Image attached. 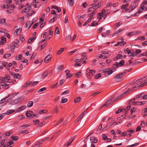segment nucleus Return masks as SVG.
<instances>
[{
    "label": "nucleus",
    "mask_w": 147,
    "mask_h": 147,
    "mask_svg": "<svg viewBox=\"0 0 147 147\" xmlns=\"http://www.w3.org/2000/svg\"><path fill=\"white\" fill-rule=\"evenodd\" d=\"M131 92V90H127L122 94L120 96L118 97L117 98H116L115 100L111 101L114 98L115 95H113L111 97H110L107 101L105 103L104 105H102V107H104L105 106H110L115 101L117 100L118 99H119L121 98L122 96H125L127 94H129L130 92Z\"/></svg>",
    "instance_id": "obj_1"
},
{
    "label": "nucleus",
    "mask_w": 147,
    "mask_h": 147,
    "mask_svg": "<svg viewBox=\"0 0 147 147\" xmlns=\"http://www.w3.org/2000/svg\"><path fill=\"white\" fill-rule=\"evenodd\" d=\"M136 86L133 87V89L138 87H143L147 84V75L137 80L135 82Z\"/></svg>",
    "instance_id": "obj_2"
},
{
    "label": "nucleus",
    "mask_w": 147,
    "mask_h": 147,
    "mask_svg": "<svg viewBox=\"0 0 147 147\" xmlns=\"http://www.w3.org/2000/svg\"><path fill=\"white\" fill-rule=\"evenodd\" d=\"M7 2L5 5H4L3 7V9H8L7 11L8 13H12L14 9L13 5H11L12 1L11 0H7Z\"/></svg>",
    "instance_id": "obj_3"
},
{
    "label": "nucleus",
    "mask_w": 147,
    "mask_h": 147,
    "mask_svg": "<svg viewBox=\"0 0 147 147\" xmlns=\"http://www.w3.org/2000/svg\"><path fill=\"white\" fill-rule=\"evenodd\" d=\"M10 79V77L8 75H6L5 77L2 79L0 84H6V83L9 82V80Z\"/></svg>",
    "instance_id": "obj_4"
},
{
    "label": "nucleus",
    "mask_w": 147,
    "mask_h": 147,
    "mask_svg": "<svg viewBox=\"0 0 147 147\" xmlns=\"http://www.w3.org/2000/svg\"><path fill=\"white\" fill-rule=\"evenodd\" d=\"M125 74V73H121L117 74L116 77L114 78L115 81L117 82L121 81L123 80L122 77Z\"/></svg>",
    "instance_id": "obj_5"
},
{
    "label": "nucleus",
    "mask_w": 147,
    "mask_h": 147,
    "mask_svg": "<svg viewBox=\"0 0 147 147\" xmlns=\"http://www.w3.org/2000/svg\"><path fill=\"white\" fill-rule=\"evenodd\" d=\"M52 71L50 70H48L45 71L42 74L41 78L44 79L49 75L52 74Z\"/></svg>",
    "instance_id": "obj_6"
},
{
    "label": "nucleus",
    "mask_w": 147,
    "mask_h": 147,
    "mask_svg": "<svg viewBox=\"0 0 147 147\" xmlns=\"http://www.w3.org/2000/svg\"><path fill=\"white\" fill-rule=\"evenodd\" d=\"M103 72L105 74L110 75L113 73L112 71L110 68H106L103 70Z\"/></svg>",
    "instance_id": "obj_7"
},
{
    "label": "nucleus",
    "mask_w": 147,
    "mask_h": 147,
    "mask_svg": "<svg viewBox=\"0 0 147 147\" xmlns=\"http://www.w3.org/2000/svg\"><path fill=\"white\" fill-rule=\"evenodd\" d=\"M90 140L91 142L92 143H96L98 142L97 138L94 136L90 137Z\"/></svg>",
    "instance_id": "obj_8"
},
{
    "label": "nucleus",
    "mask_w": 147,
    "mask_h": 147,
    "mask_svg": "<svg viewBox=\"0 0 147 147\" xmlns=\"http://www.w3.org/2000/svg\"><path fill=\"white\" fill-rule=\"evenodd\" d=\"M33 114V111H29L26 112V115L27 117L30 118H32V116Z\"/></svg>",
    "instance_id": "obj_9"
},
{
    "label": "nucleus",
    "mask_w": 147,
    "mask_h": 147,
    "mask_svg": "<svg viewBox=\"0 0 147 147\" xmlns=\"http://www.w3.org/2000/svg\"><path fill=\"white\" fill-rule=\"evenodd\" d=\"M30 126V125L29 124L20 125L19 127V129L20 130H22L29 127Z\"/></svg>",
    "instance_id": "obj_10"
},
{
    "label": "nucleus",
    "mask_w": 147,
    "mask_h": 147,
    "mask_svg": "<svg viewBox=\"0 0 147 147\" xmlns=\"http://www.w3.org/2000/svg\"><path fill=\"white\" fill-rule=\"evenodd\" d=\"M51 55H47L44 59L45 62L46 63H47L51 59Z\"/></svg>",
    "instance_id": "obj_11"
},
{
    "label": "nucleus",
    "mask_w": 147,
    "mask_h": 147,
    "mask_svg": "<svg viewBox=\"0 0 147 147\" xmlns=\"http://www.w3.org/2000/svg\"><path fill=\"white\" fill-rule=\"evenodd\" d=\"M22 28H19L16 29L14 32V34L16 35H18L20 34L21 33L22 30Z\"/></svg>",
    "instance_id": "obj_12"
},
{
    "label": "nucleus",
    "mask_w": 147,
    "mask_h": 147,
    "mask_svg": "<svg viewBox=\"0 0 147 147\" xmlns=\"http://www.w3.org/2000/svg\"><path fill=\"white\" fill-rule=\"evenodd\" d=\"M26 106L25 105H23L21 107H19L17 110H16V112H19L20 111H22L24 110L25 109H26Z\"/></svg>",
    "instance_id": "obj_13"
},
{
    "label": "nucleus",
    "mask_w": 147,
    "mask_h": 147,
    "mask_svg": "<svg viewBox=\"0 0 147 147\" xmlns=\"http://www.w3.org/2000/svg\"><path fill=\"white\" fill-rule=\"evenodd\" d=\"M66 75L67 76V78H71L72 76V74L70 73V71L68 70H66L65 71Z\"/></svg>",
    "instance_id": "obj_14"
},
{
    "label": "nucleus",
    "mask_w": 147,
    "mask_h": 147,
    "mask_svg": "<svg viewBox=\"0 0 147 147\" xmlns=\"http://www.w3.org/2000/svg\"><path fill=\"white\" fill-rule=\"evenodd\" d=\"M33 24V22H31L30 21H28L26 22L25 25V27L26 28H29Z\"/></svg>",
    "instance_id": "obj_15"
},
{
    "label": "nucleus",
    "mask_w": 147,
    "mask_h": 147,
    "mask_svg": "<svg viewBox=\"0 0 147 147\" xmlns=\"http://www.w3.org/2000/svg\"><path fill=\"white\" fill-rule=\"evenodd\" d=\"M6 42V38L5 36H2L0 42V44L3 45Z\"/></svg>",
    "instance_id": "obj_16"
},
{
    "label": "nucleus",
    "mask_w": 147,
    "mask_h": 147,
    "mask_svg": "<svg viewBox=\"0 0 147 147\" xmlns=\"http://www.w3.org/2000/svg\"><path fill=\"white\" fill-rule=\"evenodd\" d=\"M53 34V32L52 30V29L49 28V34H48L47 37L48 38V40H49L50 38L52 37V35Z\"/></svg>",
    "instance_id": "obj_17"
},
{
    "label": "nucleus",
    "mask_w": 147,
    "mask_h": 147,
    "mask_svg": "<svg viewBox=\"0 0 147 147\" xmlns=\"http://www.w3.org/2000/svg\"><path fill=\"white\" fill-rule=\"evenodd\" d=\"M125 53H127L128 54H131V56H134L135 54H132L131 50H130L128 48H127L125 51Z\"/></svg>",
    "instance_id": "obj_18"
},
{
    "label": "nucleus",
    "mask_w": 147,
    "mask_h": 147,
    "mask_svg": "<svg viewBox=\"0 0 147 147\" xmlns=\"http://www.w3.org/2000/svg\"><path fill=\"white\" fill-rule=\"evenodd\" d=\"M140 32V31H138L136 32H131L129 33H127V35L128 36H130L133 34H134L135 33L136 34H139Z\"/></svg>",
    "instance_id": "obj_19"
},
{
    "label": "nucleus",
    "mask_w": 147,
    "mask_h": 147,
    "mask_svg": "<svg viewBox=\"0 0 147 147\" xmlns=\"http://www.w3.org/2000/svg\"><path fill=\"white\" fill-rule=\"evenodd\" d=\"M14 110L11 109V110H9L7 111L6 112L4 113L5 114L7 115H9L15 111Z\"/></svg>",
    "instance_id": "obj_20"
},
{
    "label": "nucleus",
    "mask_w": 147,
    "mask_h": 147,
    "mask_svg": "<svg viewBox=\"0 0 147 147\" xmlns=\"http://www.w3.org/2000/svg\"><path fill=\"white\" fill-rule=\"evenodd\" d=\"M100 5L99 4L96 5L95 3L92 4H91V6L92 7H94V9H97L99 7Z\"/></svg>",
    "instance_id": "obj_21"
},
{
    "label": "nucleus",
    "mask_w": 147,
    "mask_h": 147,
    "mask_svg": "<svg viewBox=\"0 0 147 147\" xmlns=\"http://www.w3.org/2000/svg\"><path fill=\"white\" fill-rule=\"evenodd\" d=\"M122 22L120 21L119 22L115 24L113 26V28H114L119 27L122 24Z\"/></svg>",
    "instance_id": "obj_22"
},
{
    "label": "nucleus",
    "mask_w": 147,
    "mask_h": 147,
    "mask_svg": "<svg viewBox=\"0 0 147 147\" xmlns=\"http://www.w3.org/2000/svg\"><path fill=\"white\" fill-rule=\"evenodd\" d=\"M84 115L81 114L75 121V122H78L81 120L84 117Z\"/></svg>",
    "instance_id": "obj_23"
},
{
    "label": "nucleus",
    "mask_w": 147,
    "mask_h": 147,
    "mask_svg": "<svg viewBox=\"0 0 147 147\" xmlns=\"http://www.w3.org/2000/svg\"><path fill=\"white\" fill-rule=\"evenodd\" d=\"M74 139V138L73 137L69 140L68 142L66 144V145L67 146V147H68Z\"/></svg>",
    "instance_id": "obj_24"
},
{
    "label": "nucleus",
    "mask_w": 147,
    "mask_h": 147,
    "mask_svg": "<svg viewBox=\"0 0 147 147\" xmlns=\"http://www.w3.org/2000/svg\"><path fill=\"white\" fill-rule=\"evenodd\" d=\"M98 57L99 58L102 59H106L107 58V57L106 56L103 55L102 54H100L98 55Z\"/></svg>",
    "instance_id": "obj_25"
},
{
    "label": "nucleus",
    "mask_w": 147,
    "mask_h": 147,
    "mask_svg": "<svg viewBox=\"0 0 147 147\" xmlns=\"http://www.w3.org/2000/svg\"><path fill=\"white\" fill-rule=\"evenodd\" d=\"M38 83V81H35L34 82H30L28 84L29 85H30L31 86H35L36 84H37Z\"/></svg>",
    "instance_id": "obj_26"
},
{
    "label": "nucleus",
    "mask_w": 147,
    "mask_h": 147,
    "mask_svg": "<svg viewBox=\"0 0 147 147\" xmlns=\"http://www.w3.org/2000/svg\"><path fill=\"white\" fill-rule=\"evenodd\" d=\"M81 99V98L80 97H78L75 98L74 102L75 103H77Z\"/></svg>",
    "instance_id": "obj_27"
},
{
    "label": "nucleus",
    "mask_w": 147,
    "mask_h": 147,
    "mask_svg": "<svg viewBox=\"0 0 147 147\" xmlns=\"http://www.w3.org/2000/svg\"><path fill=\"white\" fill-rule=\"evenodd\" d=\"M31 7L30 5H28L25 9V12L27 13L31 9Z\"/></svg>",
    "instance_id": "obj_28"
},
{
    "label": "nucleus",
    "mask_w": 147,
    "mask_h": 147,
    "mask_svg": "<svg viewBox=\"0 0 147 147\" xmlns=\"http://www.w3.org/2000/svg\"><path fill=\"white\" fill-rule=\"evenodd\" d=\"M6 22V20L5 18L0 19V24H4Z\"/></svg>",
    "instance_id": "obj_29"
},
{
    "label": "nucleus",
    "mask_w": 147,
    "mask_h": 147,
    "mask_svg": "<svg viewBox=\"0 0 147 147\" xmlns=\"http://www.w3.org/2000/svg\"><path fill=\"white\" fill-rule=\"evenodd\" d=\"M144 9V8H143V7H140V8L138 9L137 12V13H140L142 12L143 10Z\"/></svg>",
    "instance_id": "obj_30"
},
{
    "label": "nucleus",
    "mask_w": 147,
    "mask_h": 147,
    "mask_svg": "<svg viewBox=\"0 0 147 147\" xmlns=\"http://www.w3.org/2000/svg\"><path fill=\"white\" fill-rule=\"evenodd\" d=\"M75 76L76 77L79 78L81 76V71H80L78 73H76L75 74Z\"/></svg>",
    "instance_id": "obj_31"
},
{
    "label": "nucleus",
    "mask_w": 147,
    "mask_h": 147,
    "mask_svg": "<svg viewBox=\"0 0 147 147\" xmlns=\"http://www.w3.org/2000/svg\"><path fill=\"white\" fill-rule=\"evenodd\" d=\"M34 102H33L32 101H30L28 103V104L27 105V106L28 107H32L33 104Z\"/></svg>",
    "instance_id": "obj_32"
},
{
    "label": "nucleus",
    "mask_w": 147,
    "mask_h": 147,
    "mask_svg": "<svg viewBox=\"0 0 147 147\" xmlns=\"http://www.w3.org/2000/svg\"><path fill=\"white\" fill-rule=\"evenodd\" d=\"M48 112V111L47 110H40L39 111V113L40 114H42L44 113H46Z\"/></svg>",
    "instance_id": "obj_33"
},
{
    "label": "nucleus",
    "mask_w": 147,
    "mask_h": 147,
    "mask_svg": "<svg viewBox=\"0 0 147 147\" xmlns=\"http://www.w3.org/2000/svg\"><path fill=\"white\" fill-rule=\"evenodd\" d=\"M125 61L123 60L121 61L119 63H118V65L119 67H121L123 66L124 64Z\"/></svg>",
    "instance_id": "obj_34"
},
{
    "label": "nucleus",
    "mask_w": 147,
    "mask_h": 147,
    "mask_svg": "<svg viewBox=\"0 0 147 147\" xmlns=\"http://www.w3.org/2000/svg\"><path fill=\"white\" fill-rule=\"evenodd\" d=\"M124 29H119L118 30H117V32L115 33V35H118L119 34V33L122 32L123 30H124Z\"/></svg>",
    "instance_id": "obj_35"
},
{
    "label": "nucleus",
    "mask_w": 147,
    "mask_h": 147,
    "mask_svg": "<svg viewBox=\"0 0 147 147\" xmlns=\"http://www.w3.org/2000/svg\"><path fill=\"white\" fill-rule=\"evenodd\" d=\"M147 1H145L144 0L143 3L141 4L140 7H143V8H144V5H145L147 4Z\"/></svg>",
    "instance_id": "obj_36"
},
{
    "label": "nucleus",
    "mask_w": 147,
    "mask_h": 147,
    "mask_svg": "<svg viewBox=\"0 0 147 147\" xmlns=\"http://www.w3.org/2000/svg\"><path fill=\"white\" fill-rule=\"evenodd\" d=\"M64 49L63 48H61L57 52V54L58 55H59L61 53H62L64 51Z\"/></svg>",
    "instance_id": "obj_37"
},
{
    "label": "nucleus",
    "mask_w": 147,
    "mask_h": 147,
    "mask_svg": "<svg viewBox=\"0 0 147 147\" xmlns=\"http://www.w3.org/2000/svg\"><path fill=\"white\" fill-rule=\"evenodd\" d=\"M43 37L44 38H48L47 36L48 35V33L47 32H45L43 34H42Z\"/></svg>",
    "instance_id": "obj_38"
},
{
    "label": "nucleus",
    "mask_w": 147,
    "mask_h": 147,
    "mask_svg": "<svg viewBox=\"0 0 147 147\" xmlns=\"http://www.w3.org/2000/svg\"><path fill=\"white\" fill-rule=\"evenodd\" d=\"M69 3V5L71 6H72L74 3V0H68Z\"/></svg>",
    "instance_id": "obj_39"
},
{
    "label": "nucleus",
    "mask_w": 147,
    "mask_h": 147,
    "mask_svg": "<svg viewBox=\"0 0 147 147\" xmlns=\"http://www.w3.org/2000/svg\"><path fill=\"white\" fill-rule=\"evenodd\" d=\"M0 84L1 86H4V88L5 89H7L9 88L8 84Z\"/></svg>",
    "instance_id": "obj_40"
},
{
    "label": "nucleus",
    "mask_w": 147,
    "mask_h": 147,
    "mask_svg": "<svg viewBox=\"0 0 147 147\" xmlns=\"http://www.w3.org/2000/svg\"><path fill=\"white\" fill-rule=\"evenodd\" d=\"M63 68V65H61L59 66L57 68V70L58 71H60Z\"/></svg>",
    "instance_id": "obj_41"
},
{
    "label": "nucleus",
    "mask_w": 147,
    "mask_h": 147,
    "mask_svg": "<svg viewBox=\"0 0 147 147\" xmlns=\"http://www.w3.org/2000/svg\"><path fill=\"white\" fill-rule=\"evenodd\" d=\"M57 19L56 17H54L52 18L49 21V22L50 23H53Z\"/></svg>",
    "instance_id": "obj_42"
},
{
    "label": "nucleus",
    "mask_w": 147,
    "mask_h": 147,
    "mask_svg": "<svg viewBox=\"0 0 147 147\" xmlns=\"http://www.w3.org/2000/svg\"><path fill=\"white\" fill-rule=\"evenodd\" d=\"M25 116L24 115H21L19 116L18 117V119L19 120H22L24 118Z\"/></svg>",
    "instance_id": "obj_43"
},
{
    "label": "nucleus",
    "mask_w": 147,
    "mask_h": 147,
    "mask_svg": "<svg viewBox=\"0 0 147 147\" xmlns=\"http://www.w3.org/2000/svg\"><path fill=\"white\" fill-rule=\"evenodd\" d=\"M136 8L133 6L130 7L128 9V11L129 12H130L133 11Z\"/></svg>",
    "instance_id": "obj_44"
},
{
    "label": "nucleus",
    "mask_w": 147,
    "mask_h": 147,
    "mask_svg": "<svg viewBox=\"0 0 147 147\" xmlns=\"http://www.w3.org/2000/svg\"><path fill=\"white\" fill-rule=\"evenodd\" d=\"M101 76V74L100 73L97 74L94 77L95 79H97L100 77Z\"/></svg>",
    "instance_id": "obj_45"
},
{
    "label": "nucleus",
    "mask_w": 147,
    "mask_h": 147,
    "mask_svg": "<svg viewBox=\"0 0 147 147\" xmlns=\"http://www.w3.org/2000/svg\"><path fill=\"white\" fill-rule=\"evenodd\" d=\"M33 121L35 125H37L39 123V121L37 119L33 120Z\"/></svg>",
    "instance_id": "obj_46"
},
{
    "label": "nucleus",
    "mask_w": 147,
    "mask_h": 147,
    "mask_svg": "<svg viewBox=\"0 0 147 147\" xmlns=\"http://www.w3.org/2000/svg\"><path fill=\"white\" fill-rule=\"evenodd\" d=\"M103 16V15L102 14L99 13L98 14V18L99 20H100Z\"/></svg>",
    "instance_id": "obj_47"
},
{
    "label": "nucleus",
    "mask_w": 147,
    "mask_h": 147,
    "mask_svg": "<svg viewBox=\"0 0 147 147\" xmlns=\"http://www.w3.org/2000/svg\"><path fill=\"white\" fill-rule=\"evenodd\" d=\"M11 138L13 140L16 141L18 139V137L16 136H12Z\"/></svg>",
    "instance_id": "obj_48"
},
{
    "label": "nucleus",
    "mask_w": 147,
    "mask_h": 147,
    "mask_svg": "<svg viewBox=\"0 0 147 147\" xmlns=\"http://www.w3.org/2000/svg\"><path fill=\"white\" fill-rule=\"evenodd\" d=\"M6 140H2L0 143V145L1 147L3 146V145L5 144V143Z\"/></svg>",
    "instance_id": "obj_49"
},
{
    "label": "nucleus",
    "mask_w": 147,
    "mask_h": 147,
    "mask_svg": "<svg viewBox=\"0 0 147 147\" xmlns=\"http://www.w3.org/2000/svg\"><path fill=\"white\" fill-rule=\"evenodd\" d=\"M98 24L97 22L96 21L93 22L91 24L92 26H96Z\"/></svg>",
    "instance_id": "obj_50"
},
{
    "label": "nucleus",
    "mask_w": 147,
    "mask_h": 147,
    "mask_svg": "<svg viewBox=\"0 0 147 147\" xmlns=\"http://www.w3.org/2000/svg\"><path fill=\"white\" fill-rule=\"evenodd\" d=\"M132 5V6L136 8L138 5V4L136 1H134L133 2Z\"/></svg>",
    "instance_id": "obj_51"
},
{
    "label": "nucleus",
    "mask_w": 147,
    "mask_h": 147,
    "mask_svg": "<svg viewBox=\"0 0 147 147\" xmlns=\"http://www.w3.org/2000/svg\"><path fill=\"white\" fill-rule=\"evenodd\" d=\"M46 88L45 87H43L42 88H41L38 91V92H42L43 91L45 90H46Z\"/></svg>",
    "instance_id": "obj_52"
},
{
    "label": "nucleus",
    "mask_w": 147,
    "mask_h": 147,
    "mask_svg": "<svg viewBox=\"0 0 147 147\" xmlns=\"http://www.w3.org/2000/svg\"><path fill=\"white\" fill-rule=\"evenodd\" d=\"M40 24V22H37L35 24L34 26H33V28L34 29L36 28H37V26L38 25H39V24Z\"/></svg>",
    "instance_id": "obj_53"
},
{
    "label": "nucleus",
    "mask_w": 147,
    "mask_h": 147,
    "mask_svg": "<svg viewBox=\"0 0 147 147\" xmlns=\"http://www.w3.org/2000/svg\"><path fill=\"white\" fill-rule=\"evenodd\" d=\"M69 92V90H67L63 92L61 94L62 95H65L68 94Z\"/></svg>",
    "instance_id": "obj_54"
},
{
    "label": "nucleus",
    "mask_w": 147,
    "mask_h": 147,
    "mask_svg": "<svg viewBox=\"0 0 147 147\" xmlns=\"http://www.w3.org/2000/svg\"><path fill=\"white\" fill-rule=\"evenodd\" d=\"M47 44L46 43H44L42 45L40 46V49L41 50H42L46 46Z\"/></svg>",
    "instance_id": "obj_55"
},
{
    "label": "nucleus",
    "mask_w": 147,
    "mask_h": 147,
    "mask_svg": "<svg viewBox=\"0 0 147 147\" xmlns=\"http://www.w3.org/2000/svg\"><path fill=\"white\" fill-rule=\"evenodd\" d=\"M10 56L11 54H5L3 55L4 57L5 58H7L8 57Z\"/></svg>",
    "instance_id": "obj_56"
},
{
    "label": "nucleus",
    "mask_w": 147,
    "mask_h": 147,
    "mask_svg": "<svg viewBox=\"0 0 147 147\" xmlns=\"http://www.w3.org/2000/svg\"><path fill=\"white\" fill-rule=\"evenodd\" d=\"M59 84V83L58 82H57L55 84L52 85L51 86L53 88L57 87L59 86H58Z\"/></svg>",
    "instance_id": "obj_57"
},
{
    "label": "nucleus",
    "mask_w": 147,
    "mask_h": 147,
    "mask_svg": "<svg viewBox=\"0 0 147 147\" xmlns=\"http://www.w3.org/2000/svg\"><path fill=\"white\" fill-rule=\"evenodd\" d=\"M64 82V80H60L59 81V84L58 85V86H60L62 85L63 84V83Z\"/></svg>",
    "instance_id": "obj_58"
},
{
    "label": "nucleus",
    "mask_w": 147,
    "mask_h": 147,
    "mask_svg": "<svg viewBox=\"0 0 147 147\" xmlns=\"http://www.w3.org/2000/svg\"><path fill=\"white\" fill-rule=\"evenodd\" d=\"M140 125L142 127H144L146 125L144 121H142Z\"/></svg>",
    "instance_id": "obj_59"
},
{
    "label": "nucleus",
    "mask_w": 147,
    "mask_h": 147,
    "mask_svg": "<svg viewBox=\"0 0 147 147\" xmlns=\"http://www.w3.org/2000/svg\"><path fill=\"white\" fill-rule=\"evenodd\" d=\"M95 13H96V12L94 11H93L92 12V13L89 14L88 15V16L89 17H92V16H94V15H95Z\"/></svg>",
    "instance_id": "obj_60"
},
{
    "label": "nucleus",
    "mask_w": 147,
    "mask_h": 147,
    "mask_svg": "<svg viewBox=\"0 0 147 147\" xmlns=\"http://www.w3.org/2000/svg\"><path fill=\"white\" fill-rule=\"evenodd\" d=\"M100 92H99V91L96 92H95L93 93L91 95V96L94 97L96 96V95L98 94L99 93H100Z\"/></svg>",
    "instance_id": "obj_61"
},
{
    "label": "nucleus",
    "mask_w": 147,
    "mask_h": 147,
    "mask_svg": "<svg viewBox=\"0 0 147 147\" xmlns=\"http://www.w3.org/2000/svg\"><path fill=\"white\" fill-rule=\"evenodd\" d=\"M102 139L104 140H105L107 139V136L106 134H104L102 135Z\"/></svg>",
    "instance_id": "obj_62"
},
{
    "label": "nucleus",
    "mask_w": 147,
    "mask_h": 147,
    "mask_svg": "<svg viewBox=\"0 0 147 147\" xmlns=\"http://www.w3.org/2000/svg\"><path fill=\"white\" fill-rule=\"evenodd\" d=\"M136 110V109L134 108L131 109L130 110L131 115H132L134 112H135Z\"/></svg>",
    "instance_id": "obj_63"
},
{
    "label": "nucleus",
    "mask_w": 147,
    "mask_h": 147,
    "mask_svg": "<svg viewBox=\"0 0 147 147\" xmlns=\"http://www.w3.org/2000/svg\"><path fill=\"white\" fill-rule=\"evenodd\" d=\"M22 58V55H19L18 57H17L16 58V59L19 60L21 59Z\"/></svg>",
    "instance_id": "obj_64"
}]
</instances>
